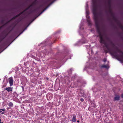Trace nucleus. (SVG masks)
Wrapping results in <instances>:
<instances>
[{
  "label": "nucleus",
  "instance_id": "obj_1",
  "mask_svg": "<svg viewBox=\"0 0 123 123\" xmlns=\"http://www.w3.org/2000/svg\"><path fill=\"white\" fill-rule=\"evenodd\" d=\"M93 19L95 22V26L97 29V31L99 34V36L100 39L101 37H102V38H103V36L101 33L100 29L98 14H93Z\"/></svg>",
  "mask_w": 123,
  "mask_h": 123
},
{
  "label": "nucleus",
  "instance_id": "obj_2",
  "mask_svg": "<svg viewBox=\"0 0 123 123\" xmlns=\"http://www.w3.org/2000/svg\"><path fill=\"white\" fill-rule=\"evenodd\" d=\"M92 12L93 14H98L97 12V4L96 0H92Z\"/></svg>",
  "mask_w": 123,
  "mask_h": 123
},
{
  "label": "nucleus",
  "instance_id": "obj_3",
  "mask_svg": "<svg viewBox=\"0 0 123 123\" xmlns=\"http://www.w3.org/2000/svg\"><path fill=\"white\" fill-rule=\"evenodd\" d=\"M99 42L100 43L103 44L104 45V47H105L107 49V50H105V52L107 53L108 51H110L111 49L109 47L108 44L105 42V40L103 38H102V37H101Z\"/></svg>",
  "mask_w": 123,
  "mask_h": 123
},
{
  "label": "nucleus",
  "instance_id": "obj_4",
  "mask_svg": "<svg viewBox=\"0 0 123 123\" xmlns=\"http://www.w3.org/2000/svg\"><path fill=\"white\" fill-rule=\"evenodd\" d=\"M110 53L112 55H113L116 57L118 58L119 56V55H117V52L116 51H113L111 50H110V51H109Z\"/></svg>",
  "mask_w": 123,
  "mask_h": 123
},
{
  "label": "nucleus",
  "instance_id": "obj_5",
  "mask_svg": "<svg viewBox=\"0 0 123 123\" xmlns=\"http://www.w3.org/2000/svg\"><path fill=\"white\" fill-rule=\"evenodd\" d=\"M116 51L117 52L121 53V54L120 55V56L122 58H123V52L117 48H116Z\"/></svg>",
  "mask_w": 123,
  "mask_h": 123
},
{
  "label": "nucleus",
  "instance_id": "obj_6",
  "mask_svg": "<svg viewBox=\"0 0 123 123\" xmlns=\"http://www.w3.org/2000/svg\"><path fill=\"white\" fill-rule=\"evenodd\" d=\"M8 80L10 85L11 86H12L13 85V80L12 77H11L9 78Z\"/></svg>",
  "mask_w": 123,
  "mask_h": 123
},
{
  "label": "nucleus",
  "instance_id": "obj_7",
  "mask_svg": "<svg viewBox=\"0 0 123 123\" xmlns=\"http://www.w3.org/2000/svg\"><path fill=\"white\" fill-rule=\"evenodd\" d=\"M87 22L89 25H92V23L90 19V18L89 15H86Z\"/></svg>",
  "mask_w": 123,
  "mask_h": 123
},
{
  "label": "nucleus",
  "instance_id": "obj_8",
  "mask_svg": "<svg viewBox=\"0 0 123 123\" xmlns=\"http://www.w3.org/2000/svg\"><path fill=\"white\" fill-rule=\"evenodd\" d=\"M13 87H7L5 88L4 90H7L8 92H12V91Z\"/></svg>",
  "mask_w": 123,
  "mask_h": 123
},
{
  "label": "nucleus",
  "instance_id": "obj_9",
  "mask_svg": "<svg viewBox=\"0 0 123 123\" xmlns=\"http://www.w3.org/2000/svg\"><path fill=\"white\" fill-rule=\"evenodd\" d=\"M76 115L75 114L73 115V117L72 119V121L73 122H75L76 121Z\"/></svg>",
  "mask_w": 123,
  "mask_h": 123
},
{
  "label": "nucleus",
  "instance_id": "obj_10",
  "mask_svg": "<svg viewBox=\"0 0 123 123\" xmlns=\"http://www.w3.org/2000/svg\"><path fill=\"white\" fill-rule=\"evenodd\" d=\"M120 96L119 95H116L115 97L114 98V100L115 101L119 100L120 99Z\"/></svg>",
  "mask_w": 123,
  "mask_h": 123
},
{
  "label": "nucleus",
  "instance_id": "obj_11",
  "mask_svg": "<svg viewBox=\"0 0 123 123\" xmlns=\"http://www.w3.org/2000/svg\"><path fill=\"white\" fill-rule=\"evenodd\" d=\"M111 14V15L112 17L113 18V19L116 21H117V19L115 18L114 15V14L113 13V12H112V13H110Z\"/></svg>",
  "mask_w": 123,
  "mask_h": 123
},
{
  "label": "nucleus",
  "instance_id": "obj_12",
  "mask_svg": "<svg viewBox=\"0 0 123 123\" xmlns=\"http://www.w3.org/2000/svg\"><path fill=\"white\" fill-rule=\"evenodd\" d=\"M101 68H105L107 69L108 68V66L105 65H102L101 66Z\"/></svg>",
  "mask_w": 123,
  "mask_h": 123
},
{
  "label": "nucleus",
  "instance_id": "obj_13",
  "mask_svg": "<svg viewBox=\"0 0 123 123\" xmlns=\"http://www.w3.org/2000/svg\"><path fill=\"white\" fill-rule=\"evenodd\" d=\"M6 110L5 108L3 109H0V112L2 114H3L4 113V111L2 112V111H5Z\"/></svg>",
  "mask_w": 123,
  "mask_h": 123
},
{
  "label": "nucleus",
  "instance_id": "obj_14",
  "mask_svg": "<svg viewBox=\"0 0 123 123\" xmlns=\"http://www.w3.org/2000/svg\"><path fill=\"white\" fill-rule=\"evenodd\" d=\"M33 6L31 4L27 8L25 9L24 10V11L25 12V11H26L27 10H28L29 9L30 7L32 6Z\"/></svg>",
  "mask_w": 123,
  "mask_h": 123
},
{
  "label": "nucleus",
  "instance_id": "obj_15",
  "mask_svg": "<svg viewBox=\"0 0 123 123\" xmlns=\"http://www.w3.org/2000/svg\"><path fill=\"white\" fill-rule=\"evenodd\" d=\"M110 44L111 45L113 48H114L115 47L114 44L111 41H110Z\"/></svg>",
  "mask_w": 123,
  "mask_h": 123
},
{
  "label": "nucleus",
  "instance_id": "obj_16",
  "mask_svg": "<svg viewBox=\"0 0 123 123\" xmlns=\"http://www.w3.org/2000/svg\"><path fill=\"white\" fill-rule=\"evenodd\" d=\"M8 105L9 107H11L13 106V104L12 103L10 102L8 103Z\"/></svg>",
  "mask_w": 123,
  "mask_h": 123
},
{
  "label": "nucleus",
  "instance_id": "obj_17",
  "mask_svg": "<svg viewBox=\"0 0 123 123\" xmlns=\"http://www.w3.org/2000/svg\"><path fill=\"white\" fill-rule=\"evenodd\" d=\"M118 25L119 27L123 31V26L120 23Z\"/></svg>",
  "mask_w": 123,
  "mask_h": 123
},
{
  "label": "nucleus",
  "instance_id": "obj_18",
  "mask_svg": "<svg viewBox=\"0 0 123 123\" xmlns=\"http://www.w3.org/2000/svg\"><path fill=\"white\" fill-rule=\"evenodd\" d=\"M37 0H35L31 4L33 6L35 5L37 3Z\"/></svg>",
  "mask_w": 123,
  "mask_h": 123
},
{
  "label": "nucleus",
  "instance_id": "obj_19",
  "mask_svg": "<svg viewBox=\"0 0 123 123\" xmlns=\"http://www.w3.org/2000/svg\"><path fill=\"white\" fill-rule=\"evenodd\" d=\"M109 12L110 13H111L112 12V10L111 8V7H109Z\"/></svg>",
  "mask_w": 123,
  "mask_h": 123
},
{
  "label": "nucleus",
  "instance_id": "obj_20",
  "mask_svg": "<svg viewBox=\"0 0 123 123\" xmlns=\"http://www.w3.org/2000/svg\"><path fill=\"white\" fill-rule=\"evenodd\" d=\"M108 4H109V7H111V1L110 0H109L108 1Z\"/></svg>",
  "mask_w": 123,
  "mask_h": 123
},
{
  "label": "nucleus",
  "instance_id": "obj_21",
  "mask_svg": "<svg viewBox=\"0 0 123 123\" xmlns=\"http://www.w3.org/2000/svg\"><path fill=\"white\" fill-rule=\"evenodd\" d=\"M25 12L24 11H23V12H20V13L19 14V16H20V15H21V14H23V13Z\"/></svg>",
  "mask_w": 123,
  "mask_h": 123
},
{
  "label": "nucleus",
  "instance_id": "obj_22",
  "mask_svg": "<svg viewBox=\"0 0 123 123\" xmlns=\"http://www.w3.org/2000/svg\"><path fill=\"white\" fill-rule=\"evenodd\" d=\"M36 79H35L34 80H31V81H32V82L33 83H34L35 82L34 81H36Z\"/></svg>",
  "mask_w": 123,
  "mask_h": 123
},
{
  "label": "nucleus",
  "instance_id": "obj_23",
  "mask_svg": "<svg viewBox=\"0 0 123 123\" xmlns=\"http://www.w3.org/2000/svg\"><path fill=\"white\" fill-rule=\"evenodd\" d=\"M80 100L82 102H83L84 100V99L82 98L80 99Z\"/></svg>",
  "mask_w": 123,
  "mask_h": 123
},
{
  "label": "nucleus",
  "instance_id": "obj_24",
  "mask_svg": "<svg viewBox=\"0 0 123 123\" xmlns=\"http://www.w3.org/2000/svg\"><path fill=\"white\" fill-rule=\"evenodd\" d=\"M106 59L105 58H104V59L103 60V61L104 62H105L106 61Z\"/></svg>",
  "mask_w": 123,
  "mask_h": 123
},
{
  "label": "nucleus",
  "instance_id": "obj_25",
  "mask_svg": "<svg viewBox=\"0 0 123 123\" xmlns=\"http://www.w3.org/2000/svg\"><path fill=\"white\" fill-rule=\"evenodd\" d=\"M86 15H89V12L88 11H86Z\"/></svg>",
  "mask_w": 123,
  "mask_h": 123
},
{
  "label": "nucleus",
  "instance_id": "obj_26",
  "mask_svg": "<svg viewBox=\"0 0 123 123\" xmlns=\"http://www.w3.org/2000/svg\"><path fill=\"white\" fill-rule=\"evenodd\" d=\"M16 16L13 17L12 18V19H16Z\"/></svg>",
  "mask_w": 123,
  "mask_h": 123
},
{
  "label": "nucleus",
  "instance_id": "obj_27",
  "mask_svg": "<svg viewBox=\"0 0 123 123\" xmlns=\"http://www.w3.org/2000/svg\"><path fill=\"white\" fill-rule=\"evenodd\" d=\"M6 86V85H3V86L2 87L3 88V87H5Z\"/></svg>",
  "mask_w": 123,
  "mask_h": 123
},
{
  "label": "nucleus",
  "instance_id": "obj_28",
  "mask_svg": "<svg viewBox=\"0 0 123 123\" xmlns=\"http://www.w3.org/2000/svg\"><path fill=\"white\" fill-rule=\"evenodd\" d=\"M19 16V14H17V15H16L15 16H16V18H17V17H18Z\"/></svg>",
  "mask_w": 123,
  "mask_h": 123
},
{
  "label": "nucleus",
  "instance_id": "obj_29",
  "mask_svg": "<svg viewBox=\"0 0 123 123\" xmlns=\"http://www.w3.org/2000/svg\"><path fill=\"white\" fill-rule=\"evenodd\" d=\"M121 97L122 98H123V93L122 94H121Z\"/></svg>",
  "mask_w": 123,
  "mask_h": 123
},
{
  "label": "nucleus",
  "instance_id": "obj_30",
  "mask_svg": "<svg viewBox=\"0 0 123 123\" xmlns=\"http://www.w3.org/2000/svg\"><path fill=\"white\" fill-rule=\"evenodd\" d=\"M2 27V26H0V29H1Z\"/></svg>",
  "mask_w": 123,
  "mask_h": 123
},
{
  "label": "nucleus",
  "instance_id": "obj_31",
  "mask_svg": "<svg viewBox=\"0 0 123 123\" xmlns=\"http://www.w3.org/2000/svg\"><path fill=\"white\" fill-rule=\"evenodd\" d=\"M4 38H3L2 39L0 40V41H1L3 39H4Z\"/></svg>",
  "mask_w": 123,
  "mask_h": 123
},
{
  "label": "nucleus",
  "instance_id": "obj_32",
  "mask_svg": "<svg viewBox=\"0 0 123 123\" xmlns=\"http://www.w3.org/2000/svg\"><path fill=\"white\" fill-rule=\"evenodd\" d=\"M77 122H79V120H78V121H77Z\"/></svg>",
  "mask_w": 123,
  "mask_h": 123
},
{
  "label": "nucleus",
  "instance_id": "obj_33",
  "mask_svg": "<svg viewBox=\"0 0 123 123\" xmlns=\"http://www.w3.org/2000/svg\"><path fill=\"white\" fill-rule=\"evenodd\" d=\"M1 119H0V123H1Z\"/></svg>",
  "mask_w": 123,
  "mask_h": 123
},
{
  "label": "nucleus",
  "instance_id": "obj_34",
  "mask_svg": "<svg viewBox=\"0 0 123 123\" xmlns=\"http://www.w3.org/2000/svg\"><path fill=\"white\" fill-rule=\"evenodd\" d=\"M22 88H23V89H24V87H23V86H22Z\"/></svg>",
  "mask_w": 123,
  "mask_h": 123
},
{
  "label": "nucleus",
  "instance_id": "obj_35",
  "mask_svg": "<svg viewBox=\"0 0 123 123\" xmlns=\"http://www.w3.org/2000/svg\"><path fill=\"white\" fill-rule=\"evenodd\" d=\"M44 10L43 11H42V12H41V13H42V12H43L44 11Z\"/></svg>",
  "mask_w": 123,
  "mask_h": 123
},
{
  "label": "nucleus",
  "instance_id": "obj_36",
  "mask_svg": "<svg viewBox=\"0 0 123 123\" xmlns=\"http://www.w3.org/2000/svg\"><path fill=\"white\" fill-rule=\"evenodd\" d=\"M7 35V34L6 35V36L5 37H6V36Z\"/></svg>",
  "mask_w": 123,
  "mask_h": 123
},
{
  "label": "nucleus",
  "instance_id": "obj_37",
  "mask_svg": "<svg viewBox=\"0 0 123 123\" xmlns=\"http://www.w3.org/2000/svg\"><path fill=\"white\" fill-rule=\"evenodd\" d=\"M1 123H4L3 122H1Z\"/></svg>",
  "mask_w": 123,
  "mask_h": 123
},
{
  "label": "nucleus",
  "instance_id": "obj_38",
  "mask_svg": "<svg viewBox=\"0 0 123 123\" xmlns=\"http://www.w3.org/2000/svg\"><path fill=\"white\" fill-rule=\"evenodd\" d=\"M41 6H41H41H41Z\"/></svg>",
  "mask_w": 123,
  "mask_h": 123
}]
</instances>
